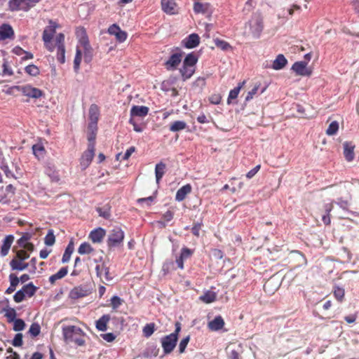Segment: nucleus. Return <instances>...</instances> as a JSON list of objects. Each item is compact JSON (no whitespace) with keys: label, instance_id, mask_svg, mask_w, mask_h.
<instances>
[{"label":"nucleus","instance_id":"obj_33","mask_svg":"<svg viewBox=\"0 0 359 359\" xmlns=\"http://www.w3.org/2000/svg\"><path fill=\"white\" fill-rule=\"evenodd\" d=\"M9 280L11 285L6 291V294L13 293L15 290L16 287L19 283V278L14 273H11L9 275Z\"/></svg>","mask_w":359,"mask_h":359},{"label":"nucleus","instance_id":"obj_58","mask_svg":"<svg viewBox=\"0 0 359 359\" xmlns=\"http://www.w3.org/2000/svg\"><path fill=\"white\" fill-rule=\"evenodd\" d=\"M190 340V337L187 336L184 339L181 340L179 344V352L180 353H183L185 351L186 347Z\"/></svg>","mask_w":359,"mask_h":359},{"label":"nucleus","instance_id":"obj_51","mask_svg":"<svg viewBox=\"0 0 359 359\" xmlns=\"http://www.w3.org/2000/svg\"><path fill=\"white\" fill-rule=\"evenodd\" d=\"M55 242V237L53 230H49L44 238V243L48 246H52Z\"/></svg>","mask_w":359,"mask_h":359},{"label":"nucleus","instance_id":"obj_11","mask_svg":"<svg viewBox=\"0 0 359 359\" xmlns=\"http://www.w3.org/2000/svg\"><path fill=\"white\" fill-rule=\"evenodd\" d=\"M108 33L110 35H114L116 39L119 43L124 42L128 36L127 33L125 31L121 29L120 27L116 24H113L108 28Z\"/></svg>","mask_w":359,"mask_h":359},{"label":"nucleus","instance_id":"obj_41","mask_svg":"<svg viewBox=\"0 0 359 359\" xmlns=\"http://www.w3.org/2000/svg\"><path fill=\"white\" fill-rule=\"evenodd\" d=\"M82 60V51L79 48H76V55L74 60V69L75 72H78L80 69V65Z\"/></svg>","mask_w":359,"mask_h":359},{"label":"nucleus","instance_id":"obj_25","mask_svg":"<svg viewBox=\"0 0 359 359\" xmlns=\"http://www.w3.org/2000/svg\"><path fill=\"white\" fill-rule=\"evenodd\" d=\"M100 117V108L95 104H92L89 108V123H97L98 122Z\"/></svg>","mask_w":359,"mask_h":359},{"label":"nucleus","instance_id":"obj_13","mask_svg":"<svg viewBox=\"0 0 359 359\" xmlns=\"http://www.w3.org/2000/svg\"><path fill=\"white\" fill-rule=\"evenodd\" d=\"M306 62H296L293 64L292 69L298 75L310 76L311 71L306 68Z\"/></svg>","mask_w":359,"mask_h":359},{"label":"nucleus","instance_id":"obj_3","mask_svg":"<svg viewBox=\"0 0 359 359\" xmlns=\"http://www.w3.org/2000/svg\"><path fill=\"white\" fill-rule=\"evenodd\" d=\"M181 330V324L178 322L175 323V330L174 332L163 337L161 339V346L163 352L165 354L170 353L175 348L178 339V334Z\"/></svg>","mask_w":359,"mask_h":359},{"label":"nucleus","instance_id":"obj_60","mask_svg":"<svg viewBox=\"0 0 359 359\" xmlns=\"http://www.w3.org/2000/svg\"><path fill=\"white\" fill-rule=\"evenodd\" d=\"M15 257L25 261L29 257V254L25 250H20L16 252Z\"/></svg>","mask_w":359,"mask_h":359},{"label":"nucleus","instance_id":"obj_7","mask_svg":"<svg viewBox=\"0 0 359 359\" xmlns=\"http://www.w3.org/2000/svg\"><path fill=\"white\" fill-rule=\"evenodd\" d=\"M20 90L23 95L31 98L37 99L44 95V93L41 90L29 84L20 86Z\"/></svg>","mask_w":359,"mask_h":359},{"label":"nucleus","instance_id":"obj_21","mask_svg":"<svg viewBox=\"0 0 359 359\" xmlns=\"http://www.w3.org/2000/svg\"><path fill=\"white\" fill-rule=\"evenodd\" d=\"M111 320L109 314H104L95 323V327L99 331L104 332L107 330V324Z\"/></svg>","mask_w":359,"mask_h":359},{"label":"nucleus","instance_id":"obj_17","mask_svg":"<svg viewBox=\"0 0 359 359\" xmlns=\"http://www.w3.org/2000/svg\"><path fill=\"white\" fill-rule=\"evenodd\" d=\"M224 320L221 316H216L208 323V328L212 331H218L224 326Z\"/></svg>","mask_w":359,"mask_h":359},{"label":"nucleus","instance_id":"obj_12","mask_svg":"<svg viewBox=\"0 0 359 359\" xmlns=\"http://www.w3.org/2000/svg\"><path fill=\"white\" fill-rule=\"evenodd\" d=\"M14 35L13 29L9 24L4 23L0 26V41L12 39Z\"/></svg>","mask_w":359,"mask_h":359},{"label":"nucleus","instance_id":"obj_63","mask_svg":"<svg viewBox=\"0 0 359 359\" xmlns=\"http://www.w3.org/2000/svg\"><path fill=\"white\" fill-rule=\"evenodd\" d=\"M25 298V296L22 290H18L13 296V299L16 303L22 302Z\"/></svg>","mask_w":359,"mask_h":359},{"label":"nucleus","instance_id":"obj_42","mask_svg":"<svg viewBox=\"0 0 359 359\" xmlns=\"http://www.w3.org/2000/svg\"><path fill=\"white\" fill-rule=\"evenodd\" d=\"M93 251V248L87 242L82 243L78 248L80 255L90 254Z\"/></svg>","mask_w":359,"mask_h":359},{"label":"nucleus","instance_id":"obj_40","mask_svg":"<svg viewBox=\"0 0 359 359\" xmlns=\"http://www.w3.org/2000/svg\"><path fill=\"white\" fill-rule=\"evenodd\" d=\"M187 128V123L183 121H176L170 126V130L172 132H178Z\"/></svg>","mask_w":359,"mask_h":359},{"label":"nucleus","instance_id":"obj_49","mask_svg":"<svg viewBox=\"0 0 359 359\" xmlns=\"http://www.w3.org/2000/svg\"><path fill=\"white\" fill-rule=\"evenodd\" d=\"M339 130V123L337 121H332L328 126L326 130V134L327 135H335Z\"/></svg>","mask_w":359,"mask_h":359},{"label":"nucleus","instance_id":"obj_4","mask_svg":"<svg viewBox=\"0 0 359 359\" xmlns=\"http://www.w3.org/2000/svg\"><path fill=\"white\" fill-rule=\"evenodd\" d=\"M124 239V232L120 227H114L109 233L107 239L109 248H114L121 245Z\"/></svg>","mask_w":359,"mask_h":359},{"label":"nucleus","instance_id":"obj_18","mask_svg":"<svg viewBox=\"0 0 359 359\" xmlns=\"http://www.w3.org/2000/svg\"><path fill=\"white\" fill-rule=\"evenodd\" d=\"M192 187L191 184H187L180 188L175 196V200L177 201H182L185 199L187 196L191 192Z\"/></svg>","mask_w":359,"mask_h":359},{"label":"nucleus","instance_id":"obj_16","mask_svg":"<svg viewBox=\"0 0 359 359\" xmlns=\"http://www.w3.org/2000/svg\"><path fill=\"white\" fill-rule=\"evenodd\" d=\"M344 147V156L345 159L351 162L354 159L355 154H354V148L355 146L351 142H345L343 144Z\"/></svg>","mask_w":359,"mask_h":359},{"label":"nucleus","instance_id":"obj_56","mask_svg":"<svg viewBox=\"0 0 359 359\" xmlns=\"http://www.w3.org/2000/svg\"><path fill=\"white\" fill-rule=\"evenodd\" d=\"M5 316L7 318L8 322H13L16 318V311L13 308H9L6 310Z\"/></svg>","mask_w":359,"mask_h":359},{"label":"nucleus","instance_id":"obj_43","mask_svg":"<svg viewBox=\"0 0 359 359\" xmlns=\"http://www.w3.org/2000/svg\"><path fill=\"white\" fill-rule=\"evenodd\" d=\"M333 294L338 302H342L345 295L344 289L336 285L333 289Z\"/></svg>","mask_w":359,"mask_h":359},{"label":"nucleus","instance_id":"obj_35","mask_svg":"<svg viewBox=\"0 0 359 359\" xmlns=\"http://www.w3.org/2000/svg\"><path fill=\"white\" fill-rule=\"evenodd\" d=\"M198 62V57L194 53H189L186 57L184 58L183 63L186 65V66H189L192 67H196V65Z\"/></svg>","mask_w":359,"mask_h":359},{"label":"nucleus","instance_id":"obj_57","mask_svg":"<svg viewBox=\"0 0 359 359\" xmlns=\"http://www.w3.org/2000/svg\"><path fill=\"white\" fill-rule=\"evenodd\" d=\"M123 303V300L118 296H113L111 298V306L113 309H118Z\"/></svg>","mask_w":359,"mask_h":359},{"label":"nucleus","instance_id":"obj_55","mask_svg":"<svg viewBox=\"0 0 359 359\" xmlns=\"http://www.w3.org/2000/svg\"><path fill=\"white\" fill-rule=\"evenodd\" d=\"M13 330L16 332L22 331L25 327V323L20 318L15 319L14 321Z\"/></svg>","mask_w":359,"mask_h":359},{"label":"nucleus","instance_id":"obj_38","mask_svg":"<svg viewBox=\"0 0 359 359\" xmlns=\"http://www.w3.org/2000/svg\"><path fill=\"white\" fill-rule=\"evenodd\" d=\"M241 347L240 346L236 348H230L227 354V358L228 359H242L241 355Z\"/></svg>","mask_w":359,"mask_h":359},{"label":"nucleus","instance_id":"obj_36","mask_svg":"<svg viewBox=\"0 0 359 359\" xmlns=\"http://www.w3.org/2000/svg\"><path fill=\"white\" fill-rule=\"evenodd\" d=\"M263 29V24L262 20L259 18H257L255 22V25H253L251 27V30L252 34L258 37L262 32Z\"/></svg>","mask_w":359,"mask_h":359},{"label":"nucleus","instance_id":"obj_53","mask_svg":"<svg viewBox=\"0 0 359 359\" xmlns=\"http://www.w3.org/2000/svg\"><path fill=\"white\" fill-rule=\"evenodd\" d=\"M73 250L74 248L72 246H71V243L69 244L62 255V262L63 263H66L69 261Z\"/></svg>","mask_w":359,"mask_h":359},{"label":"nucleus","instance_id":"obj_5","mask_svg":"<svg viewBox=\"0 0 359 359\" xmlns=\"http://www.w3.org/2000/svg\"><path fill=\"white\" fill-rule=\"evenodd\" d=\"M95 148L93 144H88V149L83 153L80 158V165L83 170L86 169L91 163L95 156Z\"/></svg>","mask_w":359,"mask_h":359},{"label":"nucleus","instance_id":"obj_24","mask_svg":"<svg viewBox=\"0 0 359 359\" xmlns=\"http://www.w3.org/2000/svg\"><path fill=\"white\" fill-rule=\"evenodd\" d=\"M287 64V60L283 54L277 55L272 64V68L275 70L283 69Z\"/></svg>","mask_w":359,"mask_h":359},{"label":"nucleus","instance_id":"obj_28","mask_svg":"<svg viewBox=\"0 0 359 359\" xmlns=\"http://www.w3.org/2000/svg\"><path fill=\"white\" fill-rule=\"evenodd\" d=\"M196 67L186 66L183 63L182 67L180 69V73L184 81L190 79L195 72Z\"/></svg>","mask_w":359,"mask_h":359},{"label":"nucleus","instance_id":"obj_46","mask_svg":"<svg viewBox=\"0 0 359 359\" xmlns=\"http://www.w3.org/2000/svg\"><path fill=\"white\" fill-rule=\"evenodd\" d=\"M25 72L26 74L32 76H36L39 75L40 70L39 68L35 65H29L25 68Z\"/></svg>","mask_w":359,"mask_h":359},{"label":"nucleus","instance_id":"obj_48","mask_svg":"<svg viewBox=\"0 0 359 359\" xmlns=\"http://www.w3.org/2000/svg\"><path fill=\"white\" fill-rule=\"evenodd\" d=\"M155 331V324L154 323L147 324L142 330L143 335L145 337H149Z\"/></svg>","mask_w":359,"mask_h":359},{"label":"nucleus","instance_id":"obj_32","mask_svg":"<svg viewBox=\"0 0 359 359\" xmlns=\"http://www.w3.org/2000/svg\"><path fill=\"white\" fill-rule=\"evenodd\" d=\"M166 165L164 163L160 162L156 165L155 167V175H156V183L159 184L161 180L162 179L165 170Z\"/></svg>","mask_w":359,"mask_h":359},{"label":"nucleus","instance_id":"obj_59","mask_svg":"<svg viewBox=\"0 0 359 359\" xmlns=\"http://www.w3.org/2000/svg\"><path fill=\"white\" fill-rule=\"evenodd\" d=\"M22 344H23L22 334H21V333L16 334L13 341H12L13 346H14L15 347H19V346H21L22 345Z\"/></svg>","mask_w":359,"mask_h":359},{"label":"nucleus","instance_id":"obj_22","mask_svg":"<svg viewBox=\"0 0 359 359\" xmlns=\"http://www.w3.org/2000/svg\"><path fill=\"white\" fill-rule=\"evenodd\" d=\"M149 113V108L146 106H133L130 109L131 116L144 117Z\"/></svg>","mask_w":359,"mask_h":359},{"label":"nucleus","instance_id":"obj_37","mask_svg":"<svg viewBox=\"0 0 359 359\" xmlns=\"http://www.w3.org/2000/svg\"><path fill=\"white\" fill-rule=\"evenodd\" d=\"M22 291L25 294V296L29 297H32L36 290V287L33 285L32 283H28L22 287Z\"/></svg>","mask_w":359,"mask_h":359},{"label":"nucleus","instance_id":"obj_8","mask_svg":"<svg viewBox=\"0 0 359 359\" xmlns=\"http://www.w3.org/2000/svg\"><path fill=\"white\" fill-rule=\"evenodd\" d=\"M161 8L168 15H177L179 13V6L175 0H161Z\"/></svg>","mask_w":359,"mask_h":359},{"label":"nucleus","instance_id":"obj_20","mask_svg":"<svg viewBox=\"0 0 359 359\" xmlns=\"http://www.w3.org/2000/svg\"><path fill=\"white\" fill-rule=\"evenodd\" d=\"M88 294V290L82 286L75 287L69 292V297L74 299L86 297Z\"/></svg>","mask_w":359,"mask_h":359},{"label":"nucleus","instance_id":"obj_52","mask_svg":"<svg viewBox=\"0 0 359 359\" xmlns=\"http://www.w3.org/2000/svg\"><path fill=\"white\" fill-rule=\"evenodd\" d=\"M40 332H41V327L36 323H32L29 327V331H28V332L32 337H37L40 334Z\"/></svg>","mask_w":359,"mask_h":359},{"label":"nucleus","instance_id":"obj_23","mask_svg":"<svg viewBox=\"0 0 359 359\" xmlns=\"http://www.w3.org/2000/svg\"><path fill=\"white\" fill-rule=\"evenodd\" d=\"M4 191L5 195L3 196L0 195V203H7L11 201V198L14 196L15 188L12 184H8L6 187Z\"/></svg>","mask_w":359,"mask_h":359},{"label":"nucleus","instance_id":"obj_10","mask_svg":"<svg viewBox=\"0 0 359 359\" xmlns=\"http://www.w3.org/2000/svg\"><path fill=\"white\" fill-rule=\"evenodd\" d=\"M28 0H9L8 8L11 11H27L30 9Z\"/></svg>","mask_w":359,"mask_h":359},{"label":"nucleus","instance_id":"obj_31","mask_svg":"<svg viewBox=\"0 0 359 359\" xmlns=\"http://www.w3.org/2000/svg\"><path fill=\"white\" fill-rule=\"evenodd\" d=\"M199 299L205 304H210L216 301L217 294L213 291L208 290L199 297Z\"/></svg>","mask_w":359,"mask_h":359},{"label":"nucleus","instance_id":"obj_45","mask_svg":"<svg viewBox=\"0 0 359 359\" xmlns=\"http://www.w3.org/2000/svg\"><path fill=\"white\" fill-rule=\"evenodd\" d=\"M32 149H33L34 154L36 156V157L38 159H40V158L44 157V155L46 154V150L42 145L34 144L32 147Z\"/></svg>","mask_w":359,"mask_h":359},{"label":"nucleus","instance_id":"obj_15","mask_svg":"<svg viewBox=\"0 0 359 359\" xmlns=\"http://www.w3.org/2000/svg\"><path fill=\"white\" fill-rule=\"evenodd\" d=\"M199 43L200 37L197 34L194 33L191 34L182 41L184 46L187 48H194L196 47Z\"/></svg>","mask_w":359,"mask_h":359},{"label":"nucleus","instance_id":"obj_1","mask_svg":"<svg viewBox=\"0 0 359 359\" xmlns=\"http://www.w3.org/2000/svg\"><path fill=\"white\" fill-rule=\"evenodd\" d=\"M60 27V25L56 21L49 20L48 25L43 29L42 40L44 47L48 51L52 53L55 48L57 49V60L60 64H64L65 62V34L63 33L57 34L55 36V43L52 41L56 29Z\"/></svg>","mask_w":359,"mask_h":359},{"label":"nucleus","instance_id":"obj_54","mask_svg":"<svg viewBox=\"0 0 359 359\" xmlns=\"http://www.w3.org/2000/svg\"><path fill=\"white\" fill-rule=\"evenodd\" d=\"M32 234L28 232L23 233L20 239L18 240V244L22 247L25 244L28 243V241L31 239Z\"/></svg>","mask_w":359,"mask_h":359},{"label":"nucleus","instance_id":"obj_2","mask_svg":"<svg viewBox=\"0 0 359 359\" xmlns=\"http://www.w3.org/2000/svg\"><path fill=\"white\" fill-rule=\"evenodd\" d=\"M64 340L67 344H74L77 346L86 344V334L79 327L67 325L62 327Z\"/></svg>","mask_w":359,"mask_h":359},{"label":"nucleus","instance_id":"obj_34","mask_svg":"<svg viewBox=\"0 0 359 359\" xmlns=\"http://www.w3.org/2000/svg\"><path fill=\"white\" fill-rule=\"evenodd\" d=\"M245 83V81H243V82L239 83L237 87H236L233 89L230 90L229 95L228 97V100H227L228 104L231 103V100H234V99L237 98L241 89L243 87Z\"/></svg>","mask_w":359,"mask_h":359},{"label":"nucleus","instance_id":"obj_50","mask_svg":"<svg viewBox=\"0 0 359 359\" xmlns=\"http://www.w3.org/2000/svg\"><path fill=\"white\" fill-rule=\"evenodd\" d=\"M84 61L89 63L92 61L93 57V49L91 46L83 48Z\"/></svg>","mask_w":359,"mask_h":359},{"label":"nucleus","instance_id":"obj_62","mask_svg":"<svg viewBox=\"0 0 359 359\" xmlns=\"http://www.w3.org/2000/svg\"><path fill=\"white\" fill-rule=\"evenodd\" d=\"M193 254V250L187 248H183L181 250L180 255L184 259L190 257Z\"/></svg>","mask_w":359,"mask_h":359},{"label":"nucleus","instance_id":"obj_27","mask_svg":"<svg viewBox=\"0 0 359 359\" xmlns=\"http://www.w3.org/2000/svg\"><path fill=\"white\" fill-rule=\"evenodd\" d=\"M333 208L334 206L332 203H326L323 206L325 213L322 215V220L325 225H330L331 223L330 212Z\"/></svg>","mask_w":359,"mask_h":359},{"label":"nucleus","instance_id":"obj_6","mask_svg":"<svg viewBox=\"0 0 359 359\" xmlns=\"http://www.w3.org/2000/svg\"><path fill=\"white\" fill-rule=\"evenodd\" d=\"M95 271L97 277H99L102 282L111 281L113 279V276L109 271V266L104 263L101 262L96 265Z\"/></svg>","mask_w":359,"mask_h":359},{"label":"nucleus","instance_id":"obj_14","mask_svg":"<svg viewBox=\"0 0 359 359\" xmlns=\"http://www.w3.org/2000/svg\"><path fill=\"white\" fill-rule=\"evenodd\" d=\"M105 235H106V231L101 227H98V228L93 230L90 233L89 238L94 243H100L102 241Z\"/></svg>","mask_w":359,"mask_h":359},{"label":"nucleus","instance_id":"obj_47","mask_svg":"<svg viewBox=\"0 0 359 359\" xmlns=\"http://www.w3.org/2000/svg\"><path fill=\"white\" fill-rule=\"evenodd\" d=\"M214 42L215 46L222 50H228L232 49L231 46L226 41L219 39H215Z\"/></svg>","mask_w":359,"mask_h":359},{"label":"nucleus","instance_id":"obj_9","mask_svg":"<svg viewBox=\"0 0 359 359\" xmlns=\"http://www.w3.org/2000/svg\"><path fill=\"white\" fill-rule=\"evenodd\" d=\"M182 53H176L170 55L168 60L164 63L165 68L168 71H172L177 68L182 62Z\"/></svg>","mask_w":359,"mask_h":359},{"label":"nucleus","instance_id":"obj_26","mask_svg":"<svg viewBox=\"0 0 359 359\" xmlns=\"http://www.w3.org/2000/svg\"><path fill=\"white\" fill-rule=\"evenodd\" d=\"M14 237L12 235L6 236L4 240L3 245L1 248V255L4 257L8 255V251L13 242Z\"/></svg>","mask_w":359,"mask_h":359},{"label":"nucleus","instance_id":"obj_64","mask_svg":"<svg viewBox=\"0 0 359 359\" xmlns=\"http://www.w3.org/2000/svg\"><path fill=\"white\" fill-rule=\"evenodd\" d=\"M201 226H202V223H194L192 228H191V233L198 237L199 235H200V230L201 229Z\"/></svg>","mask_w":359,"mask_h":359},{"label":"nucleus","instance_id":"obj_39","mask_svg":"<svg viewBox=\"0 0 359 359\" xmlns=\"http://www.w3.org/2000/svg\"><path fill=\"white\" fill-rule=\"evenodd\" d=\"M46 174L50 178L52 182H58L60 180L58 172L50 166L46 168Z\"/></svg>","mask_w":359,"mask_h":359},{"label":"nucleus","instance_id":"obj_61","mask_svg":"<svg viewBox=\"0 0 359 359\" xmlns=\"http://www.w3.org/2000/svg\"><path fill=\"white\" fill-rule=\"evenodd\" d=\"M260 84H256L254 88L248 93V95L245 97V101H250L253 98V96L257 93V90L259 88Z\"/></svg>","mask_w":359,"mask_h":359},{"label":"nucleus","instance_id":"obj_44","mask_svg":"<svg viewBox=\"0 0 359 359\" xmlns=\"http://www.w3.org/2000/svg\"><path fill=\"white\" fill-rule=\"evenodd\" d=\"M81 35L79 39V43L83 47V48H86L91 46L85 29L81 28Z\"/></svg>","mask_w":359,"mask_h":359},{"label":"nucleus","instance_id":"obj_29","mask_svg":"<svg viewBox=\"0 0 359 359\" xmlns=\"http://www.w3.org/2000/svg\"><path fill=\"white\" fill-rule=\"evenodd\" d=\"M29 264L24 262L14 257V258L10 262V266L12 270L22 271L27 268Z\"/></svg>","mask_w":359,"mask_h":359},{"label":"nucleus","instance_id":"obj_19","mask_svg":"<svg viewBox=\"0 0 359 359\" xmlns=\"http://www.w3.org/2000/svg\"><path fill=\"white\" fill-rule=\"evenodd\" d=\"M210 4L209 3H201L196 1L194 4V11L196 14H206L210 13Z\"/></svg>","mask_w":359,"mask_h":359},{"label":"nucleus","instance_id":"obj_30","mask_svg":"<svg viewBox=\"0 0 359 359\" xmlns=\"http://www.w3.org/2000/svg\"><path fill=\"white\" fill-rule=\"evenodd\" d=\"M68 273V267H62L56 273L50 276L49 277V282L53 285L55 283L60 279L64 278Z\"/></svg>","mask_w":359,"mask_h":359}]
</instances>
